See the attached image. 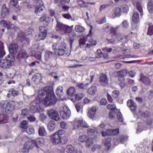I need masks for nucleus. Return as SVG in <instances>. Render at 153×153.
Wrapping results in <instances>:
<instances>
[{
  "instance_id": "nucleus-37",
  "label": "nucleus",
  "mask_w": 153,
  "mask_h": 153,
  "mask_svg": "<svg viewBox=\"0 0 153 153\" xmlns=\"http://www.w3.org/2000/svg\"><path fill=\"white\" fill-rule=\"evenodd\" d=\"M149 25L147 34L151 36L153 35V24L150 23L149 24Z\"/></svg>"
},
{
  "instance_id": "nucleus-45",
  "label": "nucleus",
  "mask_w": 153,
  "mask_h": 153,
  "mask_svg": "<svg viewBox=\"0 0 153 153\" xmlns=\"http://www.w3.org/2000/svg\"><path fill=\"white\" fill-rule=\"evenodd\" d=\"M36 144L35 145H37L39 144H43L45 142L44 139L42 138H40L37 139L36 140Z\"/></svg>"
},
{
  "instance_id": "nucleus-33",
  "label": "nucleus",
  "mask_w": 153,
  "mask_h": 153,
  "mask_svg": "<svg viewBox=\"0 0 153 153\" xmlns=\"http://www.w3.org/2000/svg\"><path fill=\"white\" fill-rule=\"evenodd\" d=\"M56 92L58 96L60 97H62L64 94L62 87V86L58 87L56 89Z\"/></svg>"
},
{
  "instance_id": "nucleus-25",
  "label": "nucleus",
  "mask_w": 153,
  "mask_h": 153,
  "mask_svg": "<svg viewBox=\"0 0 153 153\" xmlns=\"http://www.w3.org/2000/svg\"><path fill=\"white\" fill-rule=\"evenodd\" d=\"M97 109L95 107H92L88 111V115L90 118H93L96 113Z\"/></svg>"
},
{
  "instance_id": "nucleus-49",
  "label": "nucleus",
  "mask_w": 153,
  "mask_h": 153,
  "mask_svg": "<svg viewBox=\"0 0 153 153\" xmlns=\"http://www.w3.org/2000/svg\"><path fill=\"white\" fill-rule=\"evenodd\" d=\"M77 2L78 5L81 7H85L86 5L85 1L83 0H77Z\"/></svg>"
},
{
  "instance_id": "nucleus-41",
  "label": "nucleus",
  "mask_w": 153,
  "mask_h": 153,
  "mask_svg": "<svg viewBox=\"0 0 153 153\" xmlns=\"http://www.w3.org/2000/svg\"><path fill=\"white\" fill-rule=\"evenodd\" d=\"M26 130L27 132L29 134H33L34 132V129L32 126H29Z\"/></svg>"
},
{
  "instance_id": "nucleus-20",
  "label": "nucleus",
  "mask_w": 153,
  "mask_h": 153,
  "mask_svg": "<svg viewBox=\"0 0 153 153\" xmlns=\"http://www.w3.org/2000/svg\"><path fill=\"white\" fill-rule=\"evenodd\" d=\"M127 105L130 108L132 111H134L137 108V105L134 101L131 100H129L127 102Z\"/></svg>"
},
{
  "instance_id": "nucleus-15",
  "label": "nucleus",
  "mask_w": 153,
  "mask_h": 153,
  "mask_svg": "<svg viewBox=\"0 0 153 153\" xmlns=\"http://www.w3.org/2000/svg\"><path fill=\"white\" fill-rule=\"evenodd\" d=\"M42 74L37 73L33 76L32 80L36 83L38 84L42 82Z\"/></svg>"
},
{
  "instance_id": "nucleus-59",
  "label": "nucleus",
  "mask_w": 153,
  "mask_h": 153,
  "mask_svg": "<svg viewBox=\"0 0 153 153\" xmlns=\"http://www.w3.org/2000/svg\"><path fill=\"white\" fill-rule=\"evenodd\" d=\"M29 114V111L27 109H24L22 110V115L26 116Z\"/></svg>"
},
{
  "instance_id": "nucleus-58",
  "label": "nucleus",
  "mask_w": 153,
  "mask_h": 153,
  "mask_svg": "<svg viewBox=\"0 0 153 153\" xmlns=\"http://www.w3.org/2000/svg\"><path fill=\"white\" fill-rule=\"evenodd\" d=\"M88 26L89 27L90 30L88 34V35H87V38L89 36H92L93 34L92 33V30L93 28L92 26L89 25H88Z\"/></svg>"
},
{
  "instance_id": "nucleus-19",
  "label": "nucleus",
  "mask_w": 153,
  "mask_h": 153,
  "mask_svg": "<svg viewBox=\"0 0 153 153\" xmlns=\"http://www.w3.org/2000/svg\"><path fill=\"white\" fill-rule=\"evenodd\" d=\"M9 13L8 9L6 7L5 4H3L2 7L1 16L2 18H4Z\"/></svg>"
},
{
  "instance_id": "nucleus-63",
  "label": "nucleus",
  "mask_w": 153,
  "mask_h": 153,
  "mask_svg": "<svg viewBox=\"0 0 153 153\" xmlns=\"http://www.w3.org/2000/svg\"><path fill=\"white\" fill-rule=\"evenodd\" d=\"M86 139V136L85 135H83L79 137V140L82 142H84L85 141Z\"/></svg>"
},
{
  "instance_id": "nucleus-40",
  "label": "nucleus",
  "mask_w": 153,
  "mask_h": 153,
  "mask_svg": "<svg viewBox=\"0 0 153 153\" xmlns=\"http://www.w3.org/2000/svg\"><path fill=\"white\" fill-rule=\"evenodd\" d=\"M68 141V137L66 136H64L62 137H60V143L62 144H64L67 143Z\"/></svg>"
},
{
  "instance_id": "nucleus-2",
  "label": "nucleus",
  "mask_w": 153,
  "mask_h": 153,
  "mask_svg": "<svg viewBox=\"0 0 153 153\" xmlns=\"http://www.w3.org/2000/svg\"><path fill=\"white\" fill-rule=\"evenodd\" d=\"M14 102L13 101L8 102L7 101H2L0 104V124L5 123L8 120V114L13 111L14 109Z\"/></svg>"
},
{
  "instance_id": "nucleus-52",
  "label": "nucleus",
  "mask_w": 153,
  "mask_h": 153,
  "mask_svg": "<svg viewBox=\"0 0 153 153\" xmlns=\"http://www.w3.org/2000/svg\"><path fill=\"white\" fill-rule=\"evenodd\" d=\"M107 107L108 109L112 111H114L117 109L115 105L114 104H108Z\"/></svg>"
},
{
  "instance_id": "nucleus-24",
  "label": "nucleus",
  "mask_w": 153,
  "mask_h": 153,
  "mask_svg": "<svg viewBox=\"0 0 153 153\" xmlns=\"http://www.w3.org/2000/svg\"><path fill=\"white\" fill-rule=\"evenodd\" d=\"M0 25L1 26L4 27H6L8 29L10 28V26L12 25V24L8 21L3 20L0 21Z\"/></svg>"
},
{
  "instance_id": "nucleus-36",
  "label": "nucleus",
  "mask_w": 153,
  "mask_h": 153,
  "mask_svg": "<svg viewBox=\"0 0 153 153\" xmlns=\"http://www.w3.org/2000/svg\"><path fill=\"white\" fill-rule=\"evenodd\" d=\"M48 127L50 131H53L55 128V122L53 121L50 122L48 125Z\"/></svg>"
},
{
  "instance_id": "nucleus-1",
  "label": "nucleus",
  "mask_w": 153,
  "mask_h": 153,
  "mask_svg": "<svg viewBox=\"0 0 153 153\" xmlns=\"http://www.w3.org/2000/svg\"><path fill=\"white\" fill-rule=\"evenodd\" d=\"M44 96H42L39 100L40 103L39 106L36 104L34 107H33L32 102L30 104V110L32 113H34L36 112H40L42 110L41 105L43 104L45 106H50L56 103V99L54 94H47L46 97L44 98Z\"/></svg>"
},
{
  "instance_id": "nucleus-8",
  "label": "nucleus",
  "mask_w": 153,
  "mask_h": 153,
  "mask_svg": "<svg viewBox=\"0 0 153 153\" xmlns=\"http://www.w3.org/2000/svg\"><path fill=\"white\" fill-rule=\"evenodd\" d=\"M56 29L62 34L64 33L65 34L69 33L72 30V28L71 27L58 22H57Z\"/></svg>"
},
{
  "instance_id": "nucleus-17",
  "label": "nucleus",
  "mask_w": 153,
  "mask_h": 153,
  "mask_svg": "<svg viewBox=\"0 0 153 153\" xmlns=\"http://www.w3.org/2000/svg\"><path fill=\"white\" fill-rule=\"evenodd\" d=\"M133 5L136 7L137 10L140 13V16H142L143 15V10L141 5L138 1H136L133 2Z\"/></svg>"
},
{
  "instance_id": "nucleus-16",
  "label": "nucleus",
  "mask_w": 153,
  "mask_h": 153,
  "mask_svg": "<svg viewBox=\"0 0 153 153\" xmlns=\"http://www.w3.org/2000/svg\"><path fill=\"white\" fill-rule=\"evenodd\" d=\"M18 48L17 44L14 43H12L10 44L8 49L10 53L15 54L16 53Z\"/></svg>"
},
{
  "instance_id": "nucleus-22",
  "label": "nucleus",
  "mask_w": 153,
  "mask_h": 153,
  "mask_svg": "<svg viewBox=\"0 0 153 153\" xmlns=\"http://www.w3.org/2000/svg\"><path fill=\"white\" fill-rule=\"evenodd\" d=\"M28 56V55L26 51L24 50L19 51L17 55V58L19 60L23 58H26Z\"/></svg>"
},
{
  "instance_id": "nucleus-56",
  "label": "nucleus",
  "mask_w": 153,
  "mask_h": 153,
  "mask_svg": "<svg viewBox=\"0 0 153 153\" xmlns=\"http://www.w3.org/2000/svg\"><path fill=\"white\" fill-rule=\"evenodd\" d=\"M117 117L118 120L121 122L123 121V120L122 117V115L121 113L119 112L117 113Z\"/></svg>"
},
{
  "instance_id": "nucleus-27",
  "label": "nucleus",
  "mask_w": 153,
  "mask_h": 153,
  "mask_svg": "<svg viewBox=\"0 0 153 153\" xmlns=\"http://www.w3.org/2000/svg\"><path fill=\"white\" fill-rule=\"evenodd\" d=\"M54 53L53 52L50 51H46L45 53V60L48 61L50 59L54 56Z\"/></svg>"
},
{
  "instance_id": "nucleus-9",
  "label": "nucleus",
  "mask_w": 153,
  "mask_h": 153,
  "mask_svg": "<svg viewBox=\"0 0 153 153\" xmlns=\"http://www.w3.org/2000/svg\"><path fill=\"white\" fill-rule=\"evenodd\" d=\"M39 34L36 35L35 37V39L37 41H40L44 39L47 35V30L45 27H39Z\"/></svg>"
},
{
  "instance_id": "nucleus-5",
  "label": "nucleus",
  "mask_w": 153,
  "mask_h": 153,
  "mask_svg": "<svg viewBox=\"0 0 153 153\" xmlns=\"http://www.w3.org/2000/svg\"><path fill=\"white\" fill-rule=\"evenodd\" d=\"M14 59V57L13 55H8L5 59L0 61V67L4 69L10 68L12 66Z\"/></svg>"
},
{
  "instance_id": "nucleus-44",
  "label": "nucleus",
  "mask_w": 153,
  "mask_h": 153,
  "mask_svg": "<svg viewBox=\"0 0 153 153\" xmlns=\"http://www.w3.org/2000/svg\"><path fill=\"white\" fill-rule=\"evenodd\" d=\"M67 152L69 153H71L74 151V147L71 145H68L66 147Z\"/></svg>"
},
{
  "instance_id": "nucleus-47",
  "label": "nucleus",
  "mask_w": 153,
  "mask_h": 153,
  "mask_svg": "<svg viewBox=\"0 0 153 153\" xmlns=\"http://www.w3.org/2000/svg\"><path fill=\"white\" fill-rule=\"evenodd\" d=\"M90 44H87V47L90 48L91 46H93L95 45L97 43L96 41L91 40L88 41Z\"/></svg>"
},
{
  "instance_id": "nucleus-54",
  "label": "nucleus",
  "mask_w": 153,
  "mask_h": 153,
  "mask_svg": "<svg viewBox=\"0 0 153 153\" xmlns=\"http://www.w3.org/2000/svg\"><path fill=\"white\" fill-rule=\"evenodd\" d=\"M11 93V95L13 97L17 96L19 94V92L17 91H16L15 89H12L9 91Z\"/></svg>"
},
{
  "instance_id": "nucleus-42",
  "label": "nucleus",
  "mask_w": 153,
  "mask_h": 153,
  "mask_svg": "<svg viewBox=\"0 0 153 153\" xmlns=\"http://www.w3.org/2000/svg\"><path fill=\"white\" fill-rule=\"evenodd\" d=\"M71 31H72L69 33L66 34H68L70 40L71 42L74 40L73 38L75 37L76 36V33L74 32H71Z\"/></svg>"
},
{
  "instance_id": "nucleus-10",
  "label": "nucleus",
  "mask_w": 153,
  "mask_h": 153,
  "mask_svg": "<svg viewBox=\"0 0 153 153\" xmlns=\"http://www.w3.org/2000/svg\"><path fill=\"white\" fill-rule=\"evenodd\" d=\"M59 113L61 116L64 119H66L71 115V112L68 108L65 105L60 110Z\"/></svg>"
},
{
  "instance_id": "nucleus-30",
  "label": "nucleus",
  "mask_w": 153,
  "mask_h": 153,
  "mask_svg": "<svg viewBox=\"0 0 153 153\" xmlns=\"http://www.w3.org/2000/svg\"><path fill=\"white\" fill-rule=\"evenodd\" d=\"M139 112L140 114V116L144 118H148L151 116V113L148 110L143 111L140 110Z\"/></svg>"
},
{
  "instance_id": "nucleus-51",
  "label": "nucleus",
  "mask_w": 153,
  "mask_h": 153,
  "mask_svg": "<svg viewBox=\"0 0 153 153\" xmlns=\"http://www.w3.org/2000/svg\"><path fill=\"white\" fill-rule=\"evenodd\" d=\"M18 0H10L9 6L10 7H15L17 3Z\"/></svg>"
},
{
  "instance_id": "nucleus-13",
  "label": "nucleus",
  "mask_w": 153,
  "mask_h": 153,
  "mask_svg": "<svg viewBox=\"0 0 153 153\" xmlns=\"http://www.w3.org/2000/svg\"><path fill=\"white\" fill-rule=\"evenodd\" d=\"M99 81L101 84L104 86H106L108 84V79L106 74L101 73L100 74Z\"/></svg>"
},
{
  "instance_id": "nucleus-26",
  "label": "nucleus",
  "mask_w": 153,
  "mask_h": 153,
  "mask_svg": "<svg viewBox=\"0 0 153 153\" xmlns=\"http://www.w3.org/2000/svg\"><path fill=\"white\" fill-rule=\"evenodd\" d=\"M40 5L36 6L35 7V13H38L43 10L44 7L42 1L40 0L39 1Z\"/></svg>"
},
{
  "instance_id": "nucleus-6",
  "label": "nucleus",
  "mask_w": 153,
  "mask_h": 153,
  "mask_svg": "<svg viewBox=\"0 0 153 153\" xmlns=\"http://www.w3.org/2000/svg\"><path fill=\"white\" fill-rule=\"evenodd\" d=\"M54 53L57 55L65 56H68L70 54V52L67 47V45L64 43H62L55 51Z\"/></svg>"
},
{
  "instance_id": "nucleus-28",
  "label": "nucleus",
  "mask_w": 153,
  "mask_h": 153,
  "mask_svg": "<svg viewBox=\"0 0 153 153\" xmlns=\"http://www.w3.org/2000/svg\"><path fill=\"white\" fill-rule=\"evenodd\" d=\"M132 21L134 24H137L139 21V14L137 12H134L132 16Z\"/></svg>"
},
{
  "instance_id": "nucleus-34",
  "label": "nucleus",
  "mask_w": 153,
  "mask_h": 153,
  "mask_svg": "<svg viewBox=\"0 0 153 153\" xmlns=\"http://www.w3.org/2000/svg\"><path fill=\"white\" fill-rule=\"evenodd\" d=\"M75 31L78 33H82L85 30V28L79 25H75L74 27Z\"/></svg>"
},
{
  "instance_id": "nucleus-31",
  "label": "nucleus",
  "mask_w": 153,
  "mask_h": 153,
  "mask_svg": "<svg viewBox=\"0 0 153 153\" xmlns=\"http://www.w3.org/2000/svg\"><path fill=\"white\" fill-rule=\"evenodd\" d=\"M97 54L96 55V57L100 58L102 57V55L103 57L105 59H108V55L107 53H102L101 51L100 50H97Z\"/></svg>"
},
{
  "instance_id": "nucleus-23",
  "label": "nucleus",
  "mask_w": 153,
  "mask_h": 153,
  "mask_svg": "<svg viewBox=\"0 0 153 153\" xmlns=\"http://www.w3.org/2000/svg\"><path fill=\"white\" fill-rule=\"evenodd\" d=\"M108 136H116L119 134V128L114 129H108L107 131Z\"/></svg>"
},
{
  "instance_id": "nucleus-46",
  "label": "nucleus",
  "mask_w": 153,
  "mask_h": 153,
  "mask_svg": "<svg viewBox=\"0 0 153 153\" xmlns=\"http://www.w3.org/2000/svg\"><path fill=\"white\" fill-rule=\"evenodd\" d=\"M95 73L94 72H92L90 74V79H87V85L92 82Z\"/></svg>"
},
{
  "instance_id": "nucleus-53",
  "label": "nucleus",
  "mask_w": 153,
  "mask_h": 153,
  "mask_svg": "<svg viewBox=\"0 0 153 153\" xmlns=\"http://www.w3.org/2000/svg\"><path fill=\"white\" fill-rule=\"evenodd\" d=\"M128 137L126 136L122 135L119 138V140L121 143H123L127 139Z\"/></svg>"
},
{
  "instance_id": "nucleus-12",
  "label": "nucleus",
  "mask_w": 153,
  "mask_h": 153,
  "mask_svg": "<svg viewBox=\"0 0 153 153\" xmlns=\"http://www.w3.org/2000/svg\"><path fill=\"white\" fill-rule=\"evenodd\" d=\"M139 80L142 82L145 85L149 86L151 84V81L149 77L145 76L143 74L141 73L140 75Z\"/></svg>"
},
{
  "instance_id": "nucleus-38",
  "label": "nucleus",
  "mask_w": 153,
  "mask_h": 153,
  "mask_svg": "<svg viewBox=\"0 0 153 153\" xmlns=\"http://www.w3.org/2000/svg\"><path fill=\"white\" fill-rule=\"evenodd\" d=\"M75 91V88L73 87H71L67 90V94L69 96H73Z\"/></svg>"
},
{
  "instance_id": "nucleus-35",
  "label": "nucleus",
  "mask_w": 153,
  "mask_h": 153,
  "mask_svg": "<svg viewBox=\"0 0 153 153\" xmlns=\"http://www.w3.org/2000/svg\"><path fill=\"white\" fill-rule=\"evenodd\" d=\"M97 91V88L95 86H91L88 90V93L90 95H94Z\"/></svg>"
},
{
  "instance_id": "nucleus-43",
  "label": "nucleus",
  "mask_w": 153,
  "mask_h": 153,
  "mask_svg": "<svg viewBox=\"0 0 153 153\" xmlns=\"http://www.w3.org/2000/svg\"><path fill=\"white\" fill-rule=\"evenodd\" d=\"M28 122L24 120L21 123V128L24 130H26L28 128Z\"/></svg>"
},
{
  "instance_id": "nucleus-7",
  "label": "nucleus",
  "mask_w": 153,
  "mask_h": 153,
  "mask_svg": "<svg viewBox=\"0 0 153 153\" xmlns=\"http://www.w3.org/2000/svg\"><path fill=\"white\" fill-rule=\"evenodd\" d=\"M65 131L62 130H60L55 132L51 135L50 137V140L54 145H58L60 144V137L64 134Z\"/></svg>"
},
{
  "instance_id": "nucleus-32",
  "label": "nucleus",
  "mask_w": 153,
  "mask_h": 153,
  "mask_svg": "<svg viewBox=\"0 0 153 153\" xmlns=\"http://www.w3.org/2000/svg\"><path fill=\"white\" fill-rule=\"evenodd\" d=\"M111 139L110 138H107L104 143V145L105 146V150L106 151H108L111 147Z\"/></svg>"
},
{
  "instance_id": "nucleus-11",
  "label": "nucleus",
  "mask_w": 153,
  "mask_h": 153,
  "mask_svg": "<svg viewBox=\"0 0 153 153\" xmlns=\"http://www.w3.org/2000/svg\"><path fill=\"white\" fill-rule=\"evenodd\" d=\"M47 114L51 119L56 121L59 120V116L58 112L56 110L53 109L48 110Z\"/></svg>"
},
{
  "instance_id": "nucleus-57",
  "label": "nucleus",
  "mask_w": 153,
  "mask_h": 153,
  "mask_svg": "<svg viewBox=\"0 0 153 153\" xmlns=\"http://www.w3.org/2000/svg\"><path fill=\"white\" fill-rule=\"evenodd\" d=\"M84 95L82 94H78L75 95V98L77 100H80L84 97Z\"/></svg>"
},
{
  "instance_id": "nucleus-64",
  "label": "nucleus",
  "mask_w": 153,
  "mask_h": 153,
  "mask_svg": "<svg viewBox=\"0 0 153 153\" xmlns=\"http://www.w3.org/2000/svg\"><path fill=\"white\" fill-rule=\"evenodd\" d=\"M29 150L28 149L24 146L21 149V152L22 153H28Z\"/></svg>"
},
{
  "instance_id": "nucleus-21",
  "label": "nucleus",
  "mask_w": 153,
  "mask_h": 153,
  "mask_svg": "<svg viewBox=\"0 0 153 153\" xmlns=\"http://www.w3.org/2000/svg\"><path fill=\"white\" fill-rule=\"evenodd\" d=\"M36 141L35 140L28 141L26 142L24 145V146L28 149L29 150L33 148L36 145Z\"/></svg>"
},
{
  "instance_id": "nucleus-14",
  "label": "nucleus",
  "mask_w": 153,
  "mask_h": 153,
  "mask_svg": "<svg viewBox=\"0 0 153 153\" xmlns=\"http://www.w3.org/2000/svg\"><path fill=\"white\" fill-rule=\"evenodd\" d=\"M74 128H77L80 127H86V124L85 122L82 120H80L74 122L73 123Z\"/></svg>"
},
{
  "instance_id": "nucleus-4",
  "label": "nucleus",
  "mask_w": 153,
  "mask_h": 153,
  "mask_svg": "<svg viewBox=\"0 0 153 153\" xmlns=\"http://www.w3.org/2000/svg\"><path fill=\"white\" fill-rule=\"evenodd\" d=\"M127 74V71L125 70L114 71L113 73L114 77H117L118 81L119 82V84L122 88H124L126 85L125 82V76Z\"/></svg>"
},
{
  "instance_id": "nucleus-62",
  "label": "nucleus",
  "mask_w": 153,
  "mask_h": 153,
  "mask_svg": "<svg viewBox=\"0 0 153 153\" xmlns=\"http://www.w3.org/2000/svg\"><path fill=\"white\" fill-rule=\"evenodd\" d=\"M35 58L37 59L40 60L41 58V53L40 52H37L35 55Z\"/></svg>"
},
{
  "instance_id": "nucleus-39",
  "label": "nucleus",
  "mask_w": 153,
  "mask_h": 153,
  "mask_svg": "<svg viewBox=\"0 0 153 153\" xmlns=\"http://www.w3.org/2000/svg\"><path fill=\"white\" fill-rule=\"evenodd\" d=\"M121 11L124 13H127L129 10L128 7L127 5L123 4L120 6Z\"/></svg>"
},
{
  "instance_id": "nucleus-29",
  "label": "nucleus",
  "mask_w": 153,
  "mask_h": 153,
  "mask_svg": "<svg viewBox=\"0 0 153 153\" xmlns=\"http://www.w3.org/2000/svg\"><path fill=\"white\" fill-rule=\"evenodd\" d=\"M38 133L40 136L42 137L45 136L47 134L45 129L44 127L42 126L39 127Z\"/></svg>"
},
{
  "instance_id": "nucleus-55",
  "label": "nucleus",
  "mask_w": 153,
  "mask_h": 153,
  "mask_svg": "<svg viewBox=\"0 0 153 153\" xmlns=\"http://www.w3.org/2000/svg\"><path fill=\"white\" fill-rule=\"evenodd\" d=\"M110 31L111 34L113 36L117 35L116 29L113 27H111L110 29Z\"/></svg>"
},
{
  "instance_id": "nucleus-48",
  "label": "nucleus",
  "mask_w": 153,
  "mask_h": 153,
  "mask_svg": "<svg viewBox=\"0 0 153 153\" xmlns=\"http://www.w3.org/2000/svg\"><path fill=\"white\" fill-rule=\"evenodd\" d=\"M40 21L41 22L45 21L46 22L48 23L50 21V19L48 16L45 15L42 16L40 18Z\"/></svg>"
},
{
  "instance_id": "nucleus-60",
  "label": "nucleus",
  "mask_w": 153,
  "mask_h": 153,
  "mask_svg": "<svg viewBox=\"0 0 153 153\" xmlns=\"http://www.w3.org/2000/svg\"><path fill=\"white\" fill-rule=\"evenodd\" d=\"M85 37L81 38L79 40V44L80 46L85 44Z\"/></svg>"
},
{
  "instance_id": "nucleus-18",
  "label": "nucleus",
  "mask_w": 153,
  "mask_h": 153,
  "mask_svg": "<svg viewBox=\"0 0 153 153\" xmlns=\"http://www.w3.org/2000/svg\"><path fill=\"white\" fill-rule=\"evenodd\" d=\"M121 12L120 8L119 7L115 8L112 13V18H114L120 16L121 15Z\"/></svg>"
},
{
  "instance_id": "nucleus-3",
  "label": "nucleus",
  "mask_w": 153,
  "mask_h": 153,
  "mask_svg": "<svg viewBox=\"0 0 153 153\" xmlns=\"http://www.w3.org/2000/svg\"><path fill=\"white\" fill-rule=\"evenodd\" d=\"M54 94L53 91V88L51 86H48L44 87L43 89L40 90L38 91V95L36 98L32 102L33 107H34V105L36 104L39 106V104L40 103L39 100L42 97V96H44L45 94Z\"/></svg>"
},
{
  "instance_id": "nucleus-61",
  "label": "nucleus",
  "mask_w": 153,
  "mask_h": 153,
  "mask_svg": "<svg viewBox=\"0 0 153 153\" xmlns=\"http://www.w3.org/2000/svg\"><path fill=\"white\" fill-rule=\"evenodd\" d=\"M95 132V131L94 130L90 129L88 130L87 134L89 136H91L94 134Z\"/></svg>"
},
{
  "instance_id": "nucleus-50",
  "label": "nucleus",
  "mask_w": 153,
  "mask_h": 153,
  "mask_svg": "<svg viewBox=\"0 0 153 153\" xmlns=\"http://www.w3.org/2000/svg\"><path fill=\"white\" fill-rule=\"evenodd\" d=\"M120 94L119 91L117 90H114L112 92V96L114 98H117Z\"/></svg>"
}]
</instances>
